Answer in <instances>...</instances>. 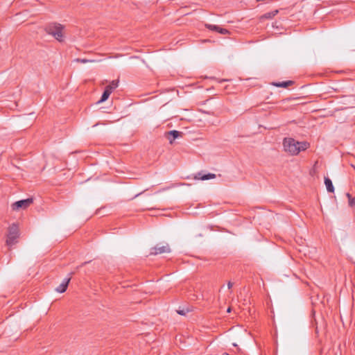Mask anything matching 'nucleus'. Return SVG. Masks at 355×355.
<instances>
[{
  "mask_svg": "<svg viewBox=\"0 0 355 355\" xmlns=\"http://www.w3.org/2000/svg\"><path fill=\"white\" fill-rule=\"evenodd\" d=\"M307 147V143L297 141L293 138L286 137L283 140L284 150L291 155H297L300 151L305 150Z\"/></svg>",
  "mask_w": 355,
  "mask_h": 355,
  "instance_id": "obj_1",
  "label": "nucleus"
},
{
  "mask_svg": "<svg viewBox=\"0 0 355 355\" xmlns=\"http://www.w3.org/2000/svg\"><path fill=\"white\" fill-rule=\"evenodd\" d=\"M63 30L64 26L58 23H51L45 28V31L53 35L59 42L63 41Z\"/></svg>",
  "mask_w": 355,
  "mask_h": 355,
  "instance_id": "obj_2",
  "label": "nucleus"
},
{
  "mask_svg": "<svg viewBox=\"0 0 355 355\" xmlns=\"http://www.w3.org/2000/svg\"><path fill=\"white\" fill-rule=\"evenodd\" d=\"M19 236V228L15 224H12L8 228V233L7 234L6 244L8 246H12L17 243V239Z\"/></svg>",
  "mask_w": 355,
  "mask_h": 355,
  "instance_id": "obj_3",
  "label": "nucleus"
},
{
  "mask_svg": "<svg viewBox=\"0 0 355 355\" xmlns=\"http://www.w3.org/2000/svg\"><path fill=\"white\" fill-rule=\"evenodd\" d=\"M33 201L32 198L18 200L12 204V209L15 211H18L20 209H25L33 203Z\"/></svg>",
  "mask_w": 355,
  "mask_h": 355,
  "instance_id": "obj_4",
  "label": "nucleus"
},
{
  "mask_svg": "<svg viewBox=\"0 0 355 355\" xmlns=\"http://www.w3.org/2000/svg\"><path fill=\"white\" fill-rule=\"evenodd\" d=\"M159 245L160 244H158L156 246L151 248L150 251V255H157L163 253L171 252V248L168 243H166L161 246H159Z\"/></svg>",
  "mask_w": 355,
  "mask_h": 355,
  "instance_id": "obj_5",
  "label": "nucleus"
},
{
  "mask_svg": "<svg viewBox=\"0 0 355 355\" xmlns=\"http://www.w3.org/2000/svg\"><path fill=\"white\" fill-rule=\"evenodd\" d=\"M205 27L210 31L218 32L222 35H226V34L229 33V31L227 29L221 28L216 25L207 24H205Z\"/></svg>",
  "mask_w": 355,
  "mask_h": 355,
  "instance_id": "obj_6",
  "label": "nucleus"
},
{
  "mask_svg": "<svg viewBox=\"0 0 355 355\" xmlns=\"http://www.w3.org/2000/svg\"><path fill=\"white\" fill-rule=\"evenodd\" d=\"M166 134L167 135L166 137L168 139L170 144H172L173 140L183 135L182 132L175 130L167 132Z\"/></svg>",
  "mask_w": 355,
  "mask_h": 355,
  "instance_id": "obj_7",
  "label": "nucleus"
},
{
  "mask_svg": "<svg viewBox=\"0 0 355 355\" xmlns=\"http://www.w3.org/2000/svg\"><path fill=\"white\" fill-rule=\"evenodd\" d=\"M71 280V277L64 279L62 282L55 289L56 292L62 293L66 291L69 283Z\"/></svg>",
  "mask_w": 355,
  "mask_h": 355,
  "instance_id": "obj_8",
  "label": "nucleus"
},
{
  "mask_svg": "<svg viewBox=\"0 0 355 355\" xmlns=\"http://www.w3.org/2000/svg\"><path fill=\"white\" fill-rule=\"evenodd\" d=\"M293 83H294V82L292 80H287V81H283V82L272 83V85L277 87L286 88V87L292 85Z\"/></svg>",
  "mask_w": 355,
  "mask_h": 355,
  "instance_id": "obj_9",
  "label": "nucleus"
},
{
  "mask_svg": "<svg viewBox=\"0 0 355 355\" xmlns=\"http://www.w3.org/2000/svg\"><path fill=\"white\" fill-rule=\"evenodd\" d=\"M324 184L327 188V190L329 193L334 192V187L333 185L332 181L328 177H324Z\"/></svg>",
  "mask_w": 355,
  "mask_h": 355,
  "instance_id": "obj_10",
  "label": "nucleus"
},
{
  "mask_svg": "<svg viewBox=\"0 0 355 355\" xmlns=\"http://www.w3.org/2000/svg\"><path fill=\"white\" fill-rule=\"evenodd\" d=\"M278 10H275L271 12H266L260 17V19H268L273 18L277 13Z\"/></svg>",
  "mask_w": 355,
  "mask_h": 355,
  "instance_id": "obj_11",
  "label": "nucleus"
},
{
  "mask_svg": "<svg viewBox=\"0 0 355 355\" xmlns=\"http://www.w3.org/2000/svg\"><path fill=\"white\" fill-rule=\"evenodd\" d=\"M119 85V80H112L107 86L105 87V89L108 90L109 92L112 93Z\"/></svg>",
  "mask_w": 355,
  "mask_h": 355,
  "instance_id": "obj_12",
  "label": "nucleus"
},
{
  "mask_svg": "<svg viewBox=\"0 0 355 355\" xmlns=\"http://www.w3.org/2000/svg\"><path fill=\"white\" fill-rule=\"evenodd\" d=\"M111 94L110 92H108V90H106L105 89L102 96H101V99L98 101V103H103L104 101H105L110 96V95Z\"/></svg>",
  "mask_w": 355,
  "mask_h": 355,
  "instance_id": "obj_13",
  "label": "nucleus"
},
{
  "mask_svg": "<svg viewBox=\"0 0 355 355\" xmlns=\"http://www.w3.org/2000/svg\"><path fill=\"white\" fill-rule=\"evenodd\" d=\"M216 178V175L214 173H207L205 175H202L200 177L198 178V179L201 180H207L210 179H213Z\"/></svg>",
  "mask_w": 355,
  "mask_h": 355,
  "instance_id": "obj_14",
  "label": "nucleus"
},
{
  "mask_svg": "<svg viewBox=\"0 0 355 355\" xmlns=\"http://www.w3.org/2000/svg\"><path fill=\"white\" fill-rule=\"evenodd\" d=\"M176 311L179 315H185L187 313L191 311V309L189 307H185L182 309H178Z\"/></svg>",
  "mask_w": 355,
  "mask_h": 355,
  "instance_id": "obj_15",
  "label": "nucleus"
},
{
  "mask_svg": "<svg viewBox=\"0 0 355 355\" xmlns=\"http://www.w3.org/2000/svg\"><path fill=\"white\" fill-rule=\"evenodd\" d=\"M76 62H80V63H87V62H94V60H87V59H82V58H77L76 60Z\"/></svg>",
  "mask_w": 355,
  "mask_h": 355,
  "instance_id": "obj_16",
  "label": "nucleus"
},
{
  "mask_svg": "<svg viewBox=\"0 0 355 355\" xmlns=\"http://www.w3.org/2000/svg\"><path fill=\"white\" fill-rule=\"evenodd\" d=\"M350 206H355V196L353 198H350Z\"/></svg>",
  "mask_w": 355,
  "mask_h": 355,
  "instance_id": "obj_17",
  "label": "nucleus"
},
{
  "mask_svg": "<svg viewBox=\"0 0 355 355\" xmlns=\"http://www.w3.org/2000/svg\"><path fill=\"white\" fill-rule=\"evenodd\" d=\"M346 196H347V198L349 200V205H350V198H353L352 197V196L349 193H347L346 194Z\"/></svg>",
  "mask_w": 355,
  "mask_h": 355,
  "instance_id": "obj_18",
  "label": "nucleus"
},
{
  "mask_svg": "<svg viewBox=\"0 0 355 355\" xmlns=\"http://www.w3.org/2000/svg\"><path fill=\"white\" fill-rule=\"evenodd\" d=\"M232 286H233V284L231 282H229L227 283V287L229 289L232 288Z\"/></svg>",
  "mask_w": 355,
  "mask_h": 355,
  "instance_id": "obj_19",
  "label": "nucleus"
},
{
  "mask_svg": "<svg viewBox=\"0 0 355 355\" xmlns=\"http://www.w3.org/2000/svg\"><path fill=\"white\" fill-rule=\"evenodd\" d=\"M89 262H90V261H85V262L83 263L80 266L81 267V266H85V265H86V264L89 263Z\"/></svg>",
  "mask_w": 355,
  "mask_h": 355,
  "instance_id": "obj_20",
  "label": "nucleus"
},
{
  "mask_svg": "<svg viewBox=\"0 0 355 355\" xmlns=\"http://www.w3.org/2000/svg\"><path fill=\"white\" fill-rule=\"evenodd\" d=\"M230 311H231V308H230V307H229V308L227 309V312L230 313Z\"/></svg>",
  "mask_w": 355,
  "mask_h": 355,
  "instance_id": "obj_21",
  "label": "nucleus"
},
{
  "mask_svg": "<svg viewBox=\"0 0 355 355\" xmlns=\"http://www.w3.org/2000/svg\"><path fill=\"white\" fill-rule=\"evenodd\" d=\"M222 355H230V354H229L228 353L225 352Z\"/></svg>",
  "mask_w": 355,
  "mask_h": 355,
  "instance_id": "obj_22",
  "label": "nucleus"
}]
</instances>
